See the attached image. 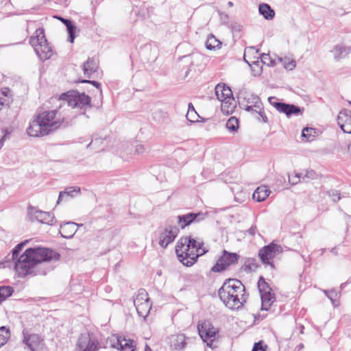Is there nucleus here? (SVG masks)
Returning <instances> with one entry per match:
<instances>
[{"instance_id": "obj_58", "label": "nucleus", "mask_w": 351, "mask_h": 351, "mask_svg": "<svg viewBox=\"0 0 351 351\" xmlns=\"http://www.w3.org/2000/svg\"><path fill=\"white\" fill-rule=\"evenodd\" d=\"M348 151L350 152V153L351 154V143L349 144L348 145Z\"/></svg>"}, {"instance_id": "obj_39", "label": "nucleus", "mask_w": 351, "mask_h": 351, "mask_svg": "<svg viewBox=\"0 0 351 351\" xmlns=\"http://www.w3.org/2000/svg\"><path fill=\"white\" fill-rule=\"evenodd\" d=\"M122 339L123 337L118 335H112L110 339L111 346L119 350L121 346Z\"/></svg>"}, {"instance_id": "obj_14", "label": "nucleus", "mask_w": 351, "mask_h": 351, "mask_svg": "<svg viewBox=\"0 0 351 351\" xmlns=\"http://www.w3.org/2000/svg\"><path fill=\"white\" fill-rule=\"evenodd\" d=\"M239 256L236 253L223 252L222 256L217 261L212 270L215 272H220L225 270L228 267L237 263Z\"/></svg>"}, {"instance_id": "obj_34", "label": "nucleus", "mask_w": 351, "mask_h": 351, "mask_svg": "<svg viewBox=\"0 0 351 351\" xmlns=\"http://www.w3.org/2000/svg\"><path fill=\"white\" fill-rule=\"evenodd\" d=\"M324 292L325 295L330 300L332 304L337 306V304L336 302L340 297V293L335 289L324 290Z\"/></svg>"}, {"instance_id": "obj_5", "label": "nucleus", "mask_w": 351, "mask_h": 351, "mask_svg": "<svg viewBox=\"0 0 351 351\" xmlns=\"http://www.w3.org/2000/svg\"><path fill=\"white\" fill-rule=\"evenodd\" d=\"M35 34L29 38V43L34 47V51L41 60L49 59L53 55V51L45 38L44 29H37Z\"/></svg>"}, {"instance_id": "obj_53", "label": "nucleus", "mask_w": 351, "mask_h": 351, "mask_svg": "<svg viewBox=\"0 0 351 351\" xmlns=\"http://www.w3.org/2000/svg\"><path fill=\"white\" fill-rule=\"evenodd\" d=\"M330 252L332 254H333L335 256L339 255L338 248L337 247H333L330 249Z\"/></svg>"}, {"instance_id": "obj_11", "label": "nucleus", "mask_w": 351, "mask_h": 351, "mask_svg": "<svg viewBox=\"0 0 351 351\" xmlns=\"http://www.w3.org/2000/svg\"><path fill=\"white\" fill-rule=\"evenodd\" d=\"M268 101L270 105L273 106L279 112L285 113L288 117L292 115L298 116L301 114L300 107L293 104H288L279 102L275 97H269Z\"/></svg>"}, {"instance_id": "obj_36", "label": "nucleus", "mask_w": 351, "mask_h": 351, "mask_svg": "<svg viewBox=\"0 0 351 351\" xmlns=\"http://www.w3.org/2000/svg\"><path fill=\"white\" fill-rule=\"evenodd\" d=\"M316 134L315 130L312 128H305L302 130V136L307 141H312V137L315 136Z\"/></svg>"}, {"instance_id": "obj_10", "label": "nucleus", "mask_w": 351, "mask_h": 351, "mask_svg": "<svg viewBox=\"0 0 351 351\" xmlns=\"http://www.w3.org/2000/svg\"><path fill=\"white\" fill-rule=\"evenodd\" d=\"M99 348L97 337L89 332L82 334L76 344V351H97Z\"/></svg>"}, {"instance_id": "obj_6", "label": "nucleus", "mask_w": 351, "mask_h": 351, "mask_svg": "<svg viewBox=\"0 0 351 351\" xmlns=\"http://www.w3.org/2000/svg\"><path fill=\"white\" fill-rule=\"evenodd\" d=\"M215 94L221 102V110L226 114L232 113L235 108V101L230 87L219 84L215 87Z\"/></svg>"}, {"instance_id": "obj_17", "label": "nucleus", "mask_w": 351, "mask_h": 351, "mask_svg": "<svg viewBox=\"0 0 351 351\" xmlns=\"http://www.w3.org/2000/svg\"><path fill=\"white\" fill-rule=\"evenodd\" d=\"M82 226V224H78L71 221L64 222L60 224L59 232L62 237L71 239L77 232V228Z\"/></svg>"}, {"instance_id": "obj_44", "label": "nucleus", "mask_w": 351, "mask_h": 351, "mask_svg": "<svg viewBox=\"0 0 351 351\" xmlns=\"http://www.w3.org/2000/svg\"><path fill=\"white\" fill-rule=\"evenodd\" d=\"M256 267H257V265L254 263V261L249 260L245 263L243 269L246 272H249V271H254L256 269Z\"/></svg>"}, {"instance_id": "obj_49", "label": "nucleus", "mask_w": 351, "mask_h": 351, "mask_svg": "<svg viewBox=\"0 0 351 351\" xmlns=\"http://www.w3.org/2000/svg\"><path fill=\"white\" fill-rule=\"evenodd\" d=\"M82 83H89L93 84L94 86H95L97 88H100V84L97 82V81L94 80H84L82 81Z\"/></svg>"}, {"instance_id": "obj_57", "label": "nucleus", "mask_w": 351, "mask_h": 351, "mask_svg": "<svg viewBox=\"0 0 351 351\" xmlns=\"http://www.w3.org/2000/svg\"><path fill=\"white\" fill-rule=\"evenodd\" d=\"M145 351H152V349L150 347H149L147 345H146Z\"/></svg>"}, {"instance_id": "obj_50", "label": "nucleus", "mask_w": 351, "mask_h": 351, "mask_svg": "<svg viewBox=\"0 0 351 351\" xmlns=\"http://www.w3.org/2000/svg\"><path fill=\"white\" fill-rule=\"evenodd\" d=\"M9 93V88H5L0 91V96H3V97H10Z\"/></svg>"}, {"instance_id": "obj_19", "label": "nucleus", "mask_w": 351, "mask_h": 351, "mask_svg": "<svg viewBox=\"0 0 351 351\" xmlns=\"http://www.w3.org/2000/svg\"><path fill=\"white\" fill-rule=\"evenodd\" d=\"M350 51L351 48L343 44H337L330 50V53L332 54L335 60L337 62L346 58Z\"/></svg>"}, {"instance_id": "obj_26", "label": "nucleus", "mask_w": 351, "mask_h": 351, "mask_svg": "<svg viewBox=\"0 0 351 351\" xmlns=\"http://www.w3.org/2000/svg\"><path fill=\"white\" fill-rule=\"evenodd\" d=\"M258 11L266 20H271L275 16L274 10L267 3L260 4Z\"/></svg>"}, {"instance_id": "obj_28", "label": "nucleus", "mask_w": 351, "mask_h": 351, "mask_svg": "<svg viewBox=\"0 0 351 351\" xmlns=\"http://www.w3.org/2000/svg\"><path fill=\"white\" fill-rule=\"evenodd\" d=\"M80 187H68L64 191L60 192L58 203L62 201L64 196L73 197L76 194L80 193Z\"/></svg>"}, {"instance_id": "obj_40", "label": "nucleus", "mask_w": 351, "mask_h": 351, "mask_svg": "<svg viewBox=\"0 0 351 351\" xmlns=\"http://www.w3.org/2000/svg\"><path fill=\"white\" fill-rule=\"evenodd\" d=\"M317 178V173L313 170H306L305 173H302V180L303 182H308Z\"/></svg>"}, {"instance_id": "obj_22", "label": "nucleus", "mask_w": 351, "mask_h": 351, "mask_svg": "<svg viewBox=\"0 0 351 351\" xmlns=\"http://www.w3.org/2000/svg\"><path fill=\"white\" fill-rule=\"evenodd\" d=\"M54 17L65 25L69 34V40L70 43H73L75 37V32L76 31V26L73 25L72 21L69 19H64L60 16H56Z\"/></svg>"}, {"instance_id": "obj_46", "label": "nucleus", "mask_w": 351, "mask_h": 351, "mask_svg": "<svg viewBox=\"0 0 351 351\" xmlns=\"http://www.w3.org/2000/svg\"><path fill=\"white\" fill-rule=\"evenodd\" d=\"M328 195L331 197L333 202L339 201L341 198L340 193L337 191L332 190L328 191Z\"/></svg>"}, {"instance_id": "obj_24", "label": "nucleus", "mask_w": 351, "mask_h": 351, "mask_svg": "<svg viewBox=\"0 0 351 351\" xmlns=\"http://www.w3.org/2000/svg\"><path fill=\"white\" fill-rule=\"evenodd\" d=\"M199 215L198 213H189L184 215L178 217V223L179 226L183 229L186 226L191 224Z\"/></svg>"}, {"instance_id": "obj_33", "label": "nucleus", "mask_w": 351, "mask_h": 351, "mask_svg": "<svg viewBox=\"0 0 351 351\" xmlns=\"http://www.w3.org/2000/svg\"><path fill=\"white\" fill-rule=\"evenodd\" d=\"M145 302H150L149 298H148V294L145 290L141 289L138 291L136 297L134 300V305L144 303Z\"/></svg>"}, {"instance_id": "obj_61", "label": "nucleus", "mask_w": 351, "mask_h": 351, "mask_svg": "<svg viewBox=\"0 0 351 351\" xmlns=\"http://www.w3.org/2000/svg\"><path fill=\"white\" fill-rule=\"evenodd\" d=\"M166 116H167V112H165L164 117H166Z\"/></svg>"}, {"instance_id": "obj_54", "label": "nucleus", "mask_w": 351, "mask_h": 351, "mask_svg": "<svg viewBox=\"0 0 351 351\" xmlns=\"http://www.w3.org/2000/svg\"><path fill=\"white\" fill-rule=\"evenodd\" d=\"M143 149V147H142L141 145H140V146H138V147H137V148H136V151H137L138 152H142V149Z\"/></svg>"}, {"instance_id": "obj_52", "label": "nucleus", "mask_w": 351, "mask_h": 351, "mask_svg": "<svg viewBox=\"0 0 351 351\" xmlns=\"http://www.w3.org/2000/svg\"><path fill=\"white\" fill-rule=\"evenodd\" d=\"M256 231V228L254 226H252L249 230L248 232L250 234L254 235Z\"/></svg>"}, {"instance_id": "obj_42", "label": "nucleus", "mask_w": 351, "mask_h": 351, "mask_svg": "<svg viewBox=\"0 0 351 351\" xmlns=\"http://www.w3.org/2000/svg\"><path fill=\"white\" fill-rule=\"evenodd\" d=\"M258 114L259 115V117H258V119L259 121H263V123H267L268 119L265 113L263 106H261V108L254 109V114Z\"/></svg>"}, {"instance_id": "obj_4", "label": "nucleus", "mask_w": 351, "mask_h": 351, "mask_svg": "<svg viewBox=\"0 0 351 351\" xmlns=\"http://www.w3.org/2000/svg\"><path fill=\"white\" fill-rule=\"evenodd\" d=\"M176 252L179 261L187 267L193 265L199 256L206 250L202 247V243L191 237L180 238L176 246Z\"/></svg>"}, {"instance_id": "obj_1", "label": "nucleus", "mask_w": 351, "mask_h": 351, "mask_svg": "<svg viewBox=\"0 0 351 351\" xmlns=\"http://www.w3.org/2000/svg\"><path fill=\"white\" fill-rule=\"evenodd\" d=\"M28 241L19 243L13 250L11 259L19 277H25L34 272V267L42 262L58 260L60 255L46 247H29L20 254Z\"/></svg>"}, {"instance_id": "obj_23", "label": "nucleus", "mask_w": 351, "mask_h": 351, "mask_svg": "<svg viewBox=\"0 0 351 351\" xmlns=\"http://www.w3.org/2000/svg\"><path fill=\"white\" fill-rule=\"evenodd\" d=\"M270 193V190L266 186H261L254 192L252 198L257 202H263L269 195Z\"/></svg>"}, {"instance_id": "obj_32", "label": "nucleus", "mask_w": 351, "mask_h": 351, "mask_svg": "<svg viewBox=\"0 0 351 351\" xmlns=\"http://www.w3.org/2000/svg\"><path fill=\"white\" fill-rule=\"evenodd\" d=\"M10 337V331L5 326L0 327V348L4 346Z\"/></svg>"}, {"instance_id": "obj_38", "label": "nucleus", "mask_w": 351, "mask_h": 351, "mask_svg": "<svg viewBox=\"0 0 351 351\" xmlns=\"http://www.w3.org/2000/svg\"><path fill=\"white\" fill-rule=\"evenodd\" d=\"M13 292V289L10 287H0V301H3L8 297L10 296Z\"/></svg>"}, {"instance_id": "obj_21", "label": "nucleus", "mask_w": 351, "mask_h": 351, "mask_svg": "<svg viewBox=\"0 0 351 351\" xmlns=\"http://www.w3.org/2000/svg\"><path fill=\"white\" fill-rule=\"evenodd\" d=\"M98 69V61L94 58H88L83 64V71L84 75L88 78L91 75L96 72Z\"/></svg>"}, {"instance_id": "obj_30", "label": "nucleus", "mask_w": 351, "mask_h": 351, "mask_svg": "<svg viewBox=\"0 0 351 351\" xmlns=\"http://www.w3.org/2000/svg\"><path fill=\"white\" fill-rule=\"evenodd\" d=\"M136 343L130 339L123 337L120 350L121 351H135Z\"/></svg>"}, {"instance_id": "obj_9", "label": "nucleus", "mask_w": 351, "mask_h": 351, "mask_svg": "<svg viewBox=\"0 0 351 351\" xmlns=\"http://www.w3.org/2000/svg\"><path fill=\"white\" fill-rule=\"evenodd\" d=\"M238 100L241 107L252 114H254V109L261 108L263 104L257 95L243 90L239 92Z\"/></svg>"}, {"instance_id": "obj_59", "label": "nucleus", "mask_w": 351, "mask_h": 351, "mask_svg": "<svg viewBox=\"0 0 351 351\" xmlns=\"http://www.w3.org/2000/svg\"><path fill=\"white\" fill-rule=\"evenodd\" d=\"M228 4L230 7H232L233 5V3L232 1H229Z\"/></svg>"}, {"instance_id": "obj_63", "label": "nucleus", "mask_w": 351, "mask_h": 351, "mask_svg": "<svg viewBox=\"0 0 351 351\" xmlns=\"http://www.w3.org/2000/svg\"><path fill=\"white\" fill-rule=\"evenodd\" d=\"M349 104H351V101H349Z\"/></svg>"}, {"instance_id": "obj_27", "label": "nucleus", "mask_w": 351, "mask_h": 351, "mask_svg": "<svg viewBox=\"0 0 351 351\" xmlns=\"http://www.w3.org/2000/svg\"><path fill=\"white\" fill-rule=\"evenodd\" d=\"M139 316L145 318L152 309V303L150 302H145L134 305Z\"/></svg>"}, {"instance_id": "obj_16", "label": "nucleus", "mask_w": 351, "mask_h": 351, "mask_svg": "<svg viewBox=\"0 0 351 351\" xmlns=\"http://www.w3.org/2000/svg\"><path fill=\"white\" fill-rule=\"evenodd\" d=\"M337 123L345 133L351 134V111L341 110L337 116Z\"/></svg>"}, {"instance_id": "obj_15", "label": "nucleus", "mask_w": 351, "mask_h": 351, "mask_svg": "<svg viewBox=\"0 0 351 351\" xmlns=\"http://www.w3.org/2000/svg\"><path fill=\"white\" fill-rule=\"evenodd\" d=\"M179 232L176 226H169L165 228L160 233L158 238V244L163 248L172 243Z\"/></svg>"}, {"instance_id": "obj_29", "label": "nucleus", "mask_w": 351, "mask_h": 351, "mask_svg": "<svg viewBox=\"0 0 351 351\" xmlns=\"http://www.w3.org/2000/svg\"><path fill=\"white\" fill-rule=\"evenodd\" d=\"M221 46V43L217 40L213 35L208 36L206 42V47L208 50H215L219 49Z\"/></svg>"}, {"instance_id": "obj_56", "label": "nucleus", "mask_w": 351, "mask_h": 351, "mask_svg": "<svg viewBox=\"0 0 351 351\" xmlns=\"http://www.w3.org/2000/svg\"><path fill=\"white\" fill-rule=\"evenodd\" d=\"M3 138H2L1 140H0V149H1V147H3Z\"/></svg>"}, {"instance_id": "obj_48", "label": "nucleus", "mask_w": 351, "mask_h": 351, "mask_svg": "<svg viewBox=\"0 0 351 351\" xmlns=\"http://www.w3.org/2000/svg\"><path fill=\"white\" fill-rule=\"evenodd\" d=\"M252 351H266L263 346L261 342L256 343L254 346V348Z\"/></svg>"}, {"instance_id": "obj_12", "label": "nucleus", "mask_w": 351, "mask_h": 351, "mask_svg": "<svg viewBox=\"0 0 351 351\" xmlns=\"http://www.w3.org/2000/svg\"><path fill=\"white\" fill-rule=\"evenodd\" d=\"M281 252L282 248L280 245L271 243L261 249L258 253V256L263 263L271 265L273 267V259Z\"/></svg>"}, {"instance_id": "obj_43", "label": "nucleus", "mask_w": 351, "mask_h": 351, "mask_svg": "<svg viewBox=\"0 0 351 351\" xmlns=\"http://www.w3.org/2000/svg\"><path fill=\"white\" fill-rule=\"evenodd\" d=\"M186 117L191 122H196L198 121L199 115L195 110L193 109L188 110Z\"/></svg>"}, {"instance_id": "obj_55", "label": "nucleus", "mask_w": 351, "mask_h": 351, "mask_svg": "<svg viewBox=\"0 0 351 351\" xmlns=\"http://www.w3.org/2000/svg\"><path fill=\"white\" fill-rule=\"evenodd\" d=\"M193 109H195L193 104L191 103H189V109L188 110H193Z\"/></svg>"}, {"instance_id": "obj_20", "label": "nucleus", "mask_w": 351, "mask_h": 351, "mask_svg": "<svg viewBox=\"0 0 351 351\" xmlns=\"http://www.w3.org/2000/svg\"><path fill=\"white\" fill-rule=\"evenodd\" d=\"M33 217L40 223L51 226L53 225L55 219L54 215L52 213L42 210H36Z\"/></svg>"}, {"instance_id": "obj_3", "label": "nucleus", "mask_w": 351, "mask_h": 351, "mask_svg": "<svg viewBox=\"0 0 351 351\" xmlns=\"http://www.w3.org/2000/svg\"><path fill=\"white\" fill-rule=\"evenodd\" d=\"M218 294L223 303L230 309L240 308L247 299L244 285L237 279L224 282Z\"/></svg>"}, {"instance_id": "obj_47", "label": "nucleus", "mask_w": 351, "mask_h": 351, "mask_svg": "<svg viewBox=\"0 0 351 351\" xmlns=\"http://www.w3.org/2000/svg\"><path fill=\"white\" fill-rule=\"evenodd\" d=\"M10 97H3V96H0V106H8L10 103Z\"/></svg>"}, {"instance_id": "obj_18", "label": "nucleus", "mask_w": 351, "mask_h": 351, "mask_svg": "<svg viewBox=\"0 0 351 351\" xmlns=\"http://www.w3.org/2000/svg\"><path fill=\"white\" fill-rule=\"evenodd\" d=\"M169 345L172 350L180 351L186 345V337L184 334H176L169 337Z\"/></svg>"}, {"instance_id": "obj_31", "label": "nucleus", "mask_w": 351, "mask_h": 351, "mask_svg": "<svg viewBox=\"0 0 351 351\" xmlns=\"http://www.w3.org/2000/svg\"><path fill=\"white\" fill-rule=\"evenodd\" d=\"M279 60L282 63L284 68L288 71L293 70L296 66V62L288 56L279 58Z\"/></svg>"}, {"instance_id": "obj_35", "label": "nucleus", "mask_w": 351, "mask_h": 351, "mask_svg": "<svg viewBox=\"0 0 351 351\" xmlns=\"http://www.w3.org/2000/svg\"><path fill=\"white\" fill-rule=\"evenodd\" d=\"M226 128L232 132H237L239 128V120L234 117H231L226 122Z\"/></svg>"}, {"instance_id": "obj_7", "label": "nucleus", "mask_w": 351, "mask_h": 351, "mask_svg": "<svg viewBox=\"0 0 351 351\" xmlns=\"http://www.w3.org/2000/svg\"><path fill=\"white\" fill-rule=\"evenodd\" d=\"M197 330L201 339L207 346L212 349L217 347L215 341L219 330L209 321L199 322L197 324Z\"/></svg>"}, {"instance_id": "obj_25", "label": "nucleus", "mask_w": 351, "mask_h": 351, "mask_svg": "<svg viewBox=\"0 0 351 351\" xmlns=\"http://www.w3.org/2000/svg\"><path fill=\"white\" fill-rule=\"evenodd\" d=\"M261 302H262V310L267 311L271 304L275 301V295L274 293L271 291L267 292L265 293H262L261 295Z\"/></svg>"}, {"instance_id": "obj_41", "label": "nucleus", "mask_w": 351, "mask_h": 351, "mask_svg": "<svg viewBox=\"0 0 351 351\" xmlns=\"http://www.w3.org/2000/svg\"><path fill=\"white\" fill-rule=\"evenodd\" d=\"M302 177V173H293L289 176V182L292 184L295 185L301 182Z\"/></svg>"}, {"instance_id": "obj_51", "label": "nucleus", "mask_w": 351, "mask_h": 351, "mask_svg": "<svg viewBox=\"0 0 351 351\" xmlns=\"http://www.w3.org/2000/svg\"><path fill=\"white\" fill-rule=\"evenodd\" d=\"M261 60L263 63H266V61L269 59V54L263 53L261 56Z\"/></svg>"}, {"instance_id": "obj_8", "label": "nucleus", "mask_w": 351, "mask_h": 351, "mask_svg": "<svg viewBox=\"0 0 351 351\" xmlns=\"http://www.w3.org/2000/svg\"><path fill=\"white\" fill-rule=\"evenodd\" d=\"M63 101H66L67 106L72 108H80L86 110L90 107V97L85 93H80L76 91H69L62 95Z\"/></svg>"}, {"instance_id": "obj_45", "label": "nucleus", "mask_w": 351, "mask_h": 351, "mask_svg": "<svg viewBox=\"0 0 351 351\" xmlns=\"http://www.w3.org/2000/svg\"><path fill=\"white\" fill-rule=\"evenodd\" d=\"M103 142V139L101 138H95L94 140H93L88 145H87V148H90V149H92V148H95L97 146L99 145L100 144H101Z\"/></svg>"}, {"instance_id": "obj_13", "label": "nucleus", "mask_w": 351, "mask_h": 351, "mask_svg": "<svg viewBox=\"0 0 351 351\" xmlns=\"http://www.w3.org/2000/svg\"><path fill=\"white\" fill-rule=\"evenodd\" d=\"M23 342L31 351H43L45 348L44 340L36 334H28L23 330Z\"/></svg>"}, {"instance_id": "obj_62", "label": "nucleus", "mask_w": 351, "mask_h": 351, "mask_svg": "<svg viewBox=\"0 0 351 351\" xmlns=\"http://www.w3.org/2000/svg\"><path fill=\"white\" fill-rule=\"evenodd\" d=\"M2 265H3V267H5V263H2Z\"/></svg>"}, {"instance_id": "obj_37", "label": "nucleus", "mask_w": 351, "mask_h": 351, "mask_svg": "<svg viewBox=\"0 0 351 351\" xmlns=\"http://www.w3.org/2000/svg\"><path fill=\"white\" fill-rule=\"evenodd\" d=\"M258 287L261 295L267 292L271 291V289L269 287L268 284L265 281L263 278H261L258 282Z\"/></svg>"}, {"instance_id": "obj_60", "label": "nucleus", "mask_w": 351, "mask_h": 351, "mask_svg": "<svg viewBox=\"0 0 351 351\" xmlns=\"http://www.w3.org/2000/svg\"><path fill=\"white\" fill-rule=\"evenodd\" d=\"M304 347L303 344H300L298 346L299 350L302 349Z\"/></svg>"}, {"instance_id": "obj_2", "label": "nucleus", "mask_w": 351, "mask_h": 351, "mask_svg": "<svg viewBox=\"0 0 351 351\" xmlns=\"http://www.w3.org/2000/svg\"><path fill=\"white\" fill-rule=\"evenodd\" d=\"M65 120L60 109L43 111L38 113L29 123L27 132L33 137L47 136L60 128Z\"/></svg>"}]
</instances>
